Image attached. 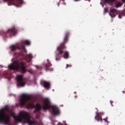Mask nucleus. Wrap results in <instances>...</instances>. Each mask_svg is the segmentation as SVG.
<instances>
[{
    "mask_svg": "<svg viewBox=\"0 0 125 125\" xmlns=\"http://www.w3.org/2000/svg\"><path fill=\"white\" fill-rule=\"evenodd\" d=\"M12 116L15 121L18 123H22L23 120H24L29 125H40V123L37 122L35 121V120H31L30 114L26 111L20 112L19 114V116H16L15 113H12Z\"/></svg>",
    "mask_w": 125,
    "mask_h": 125,
    "instance_id": "1",
    "label": "nucleus"
},
{
    "mask_svg": "<svg viewBox=\"0 0 125 125\" xmlns=\"http://www.w3.org/2000/svg\"><path fill=\"white\" fill-rule=\"evenodd\" d=\"M42 108L43 110H49L51 109V112L53 116H58L60 115V109L56 105H51V103L49 99L46 98L43 101Z\"/></svg>",
    "mask_w": 125,
    "mask_h": 125,
    "instance_id": "2",
    "label": "nucleus"
},
{
    "mask_svg": "<svg viewBox=\"0 0 125 125\" xmlns=\"http://www.w3.org/2000/svg\"><path fill=\"white\" fill-rule=\"evenodd\" d=\"M9 70L13 71H18L20 69L23 74H25L26 72V63L23 62V60L14 61L11 64L8 65Z\"/></svg>",
    "mask_w": 125,
    "mask_h": 125,
    "instance_id": "3",
    "label": "nucleus"
},
{
    "mask_svg": "<svg viewBox=\"0 0 125 125\" xmlns=\"http://www.w3.org/2000/svg\"><path fill=\"white\" fill-rule=\"evenodd\" d=\"M70 35V32H66L64 34V38L63 39V42L62 43L59 47L57 48V51L56 54V61H59L62 57V54H63V49L66 48L65 44L68 42V37Z\"/></svg>",
    "mask_w": 125,
    "mask_h": 125,
    "instance_id": "4",
    "label": "nucleus"
},
{
    "mask_svg": "<svg viewBox=\"0 0 125 125\" xmlns=\"http://www.w3.org/2000/svg\"><path fill=\"white\" fill-rule=\"evenodd\" d=\"M8 106L6 105L4 108L0 109V124L9 125L10 116L5 113V111H9Z\"/></svg>",
    "mask_w": 125,
    "mask_h": 125,
    "instance_id": "5",
    "label": "nucleus"
},
{
    "mask_svg": "<svg viewBox=\"0 0 125 125\" xmlns=\"http://www.w3.org/2000/svg\"><path fill=\"white\" fill-rule=\"evenodd\" d=\"M30 100V97L26 94H23L20 100V104L21 106H26L27 109H33L35 107V104L33 103H27Z\"/></svg>",
    "mask_w": 125,
    "mask_h": 125,
    "instance_id": "6",
    "label": "nucleus"
},
{
    "mask_svg": "<svg viewBox=\"0 0 125 125\" xmlns=\"http://www.w3.org/2000/svg\"><path fill=\"white\" fill-rule=\"evenodd\" d=\"M25 44H26V45H30L31 44V42L28 40H25L23 41L22 43H21L20 45H18L17 46L14 45H12L10 46L11 51H14L16 48H18V49H21V50H23V51H26Z\"/></svg>",
    "mask_w": 125,
    "mask_h": 125,
    "instance_id": "7",
    "label": "nucleus"
},
{
    "mask_svg": "<svg viewBox=\"0 0 125 125\" xmlns=\"http://www.w3.org/2000/svg\"><path fill=\"white\" fill-rule=\"evenodd\" d=\"M5 2H8V5H15L19 7L20 4L23 3V0H3Z\"/></svg>",
    "mask_w": 125,
    "mask_h": 125,
    "instance_id": "8",
    "label": "nucleus"
},
{
    "mask_svg": "<svg viewBox=\"0 0 125 125\" xmlns=\"http://www.w3.org/2000/svg\"><path fill=\"white\" fill-rule=\"evenodd\" d=\"M102 115H103V113L97 112V116L95 117V120L98 122L100 121L101 123H102V121H104V123H105L106 125H109V123H110V122L108 121V117L102 119Z\"/></svg>",
    "mask_w": 125,
    "mask_h": 125,
    "instance_id": "9",
    "label": "nucleus"
},
{
    "mask_svg": "<svg viewBox=\"0 0 125 125\" xmlns=\"http://www.w3.org/2000/svg\"><path fill=\"white\" fill-rule=\"evenodd\" d=\"M17 84L19 86H25L26 82L23 79V75H18L17 76Z\"/></svg>",
    "mask_w": 125,
    "mask_h": 125,
    "instance_id": "10",
    "label": "nucleus"
},
{
    "mask_svg": "<svg viewBox=\"0 0 125 125\" xmlns=\"http://www.w3.org/2000/svg\"><path fill=\"white\" fill-rule=\"evenodd\" d=\"M17 30H16V29L15 28L13 27L12 29H9L7 32H2V35L3 36H5V37H7L8 35H10V37H11L12 36H15V34H17Z\"/></svg>",
    "mask_w": 125,
    "mask_h": 125,
    "instance_id": "11",
    "label": "nucleus"
},
{
    "mask_svg": "<svg viewBox=\"0 0 125 125\" xmlns=\"http://www.w3.org/2000/svg\"><path fill=\"white\" fill-rule=\"evenodd\" d=\"M119 12L116 9H110L109 15L111 17H115L118 15Z\"/></svg>",
    "mask_w": 125,
    "mask_h": 125,
    "instance_id": "12",
    "label": "nucleus"
},
{
    "mask_svg": "<svg viewBox=\"0 0 125 125\" xmlns=\"http://www.w3.org/2000/svg\"><path fill=\"white\" fill-rule=\"evenodd\" d=\"M47 62H48V63H46L45 65L46 71H48V70L49 71H53V68H49L50 67H51V66H52V64H51V63H50V62H49L48 60H47Z\"/></svg>",
    "mask_w": 125,
    "mask_h": 125,
    "instance_id": "13",
    "label": "nucleus"
},
{
    "mask_svg": "<svg viewBox=\"0 0 125 125\" xmlns=\"http://www.w3.org/2000/svg\"><path fill=\"white\" fill-rule=\"evenodd\" d=\"M42 83H43L44 87H45V88H46V89H48V88L50 87V83H49L45 81H43Z\"/></svg>",
    "mask_w": 125,
    "mask_h": 125,
    "instance_id": "14",
    "label": "nucleus"
},
{
    "mask_svg": "<svg viewBox=\"0 0 125 125\" xmlns=\"http://www.w3.org/2000/svg\"><path fill=\"white\" fill-rule=\"evenodd\" d=\"M32 58H33V55H32L31 54H29L26 55L25 59L27 62H31L32 61Z\"/></svg>",
    "mask_w": 125,
    "mask_h": 125,
    "instance_id": "15",
    "label": "nucleus"
},
{
    "mask_svg": "<svg viewBox=\"0 0 125 125\" xmlns=\"http://www.w3.org/2000/svg\"><path fill=\"white\" fill-rule=\"evenodd\" d=\"M42 109V105L40 104H37L35 105V111L37 112H39L40 110Z\"/></svg>",
    "mask_w": 125,
    "mask_h": 125,
    "instance_id": "16",
    "label": "nucleus"
},
{
    "mask_svg": "<svg viewBox=\"0 0 125 125\" xmlns=\"http://www.w3.org/2000/svg\"><path fill=\"white\" fill-rule=\"evenodd\" d=\"M63 57L65 59H68L69 58V52L68 51H65Z\"/></svg>",
    "mask_w": 125,
    "mask_h": 125,
    "instance_id": "17",
    "label": "nucleus"
},
{
    "mask_svg": "<svg viewBox=\"0 0 125 125\" xmlns=\"http://www.w3.org/2000/svg\"><path fill=\"white\" fill-rule=\"evenodd\" d=\"M123 5V3L120 2L117 3L116 5H115V7H116V8H119V7H121V6H122Z\"/></svg>",
    "mask_w": 125,
    "mask_h": 125,
    "instance_id": "18",
    "label": "nucleus"
},
{
    "mask_svg": "<svg viewBox=\"0 0 125 125\" xmlns=\"http://www.w3.org/2000/svg\"><path fill=\"white\" fill-rule=\"evenodd\" d=\"M116 0H106V2H114Z\"/></svg>",
    "mask_w": 125,
    "mask_h": 125,
    "instance_id": "19",
    "label": "nucleus"
},
{
    "mask_svg": "<svg viewBox=\"0 0 125 125\" xmlns=\"http://www.w3.org/2000/svg\"><path fill=\"white\" fill-rule=\"evenodd\" d=\"M122 16H124L123 15V13H120V14H119V15H118V17H119V18H120V19H122Z\"/></svg>",
    "mask_w": 125,
    "mask_h": 125,
    "instance_id": "20",
    "label": "nucleus"
},
{
    "mask_svg": "<svg viewBox=\"0 0 125 125\" xmlns=\"http://www.w3.org/2000/svg\"><path fill=\"white\" fill-rule=\"evenodd\" d=\"M72 67V64H66V66L65 67V69H68V68Z\"/></svg>",
    "mask_w": 125,
    "mask_h": 125,
    "instance_id": "21",
    "label": "nucleus"
},
{
    "mask_svg": "<svg viewBox=\"0 0 125 125\" xmlns=\"http://www.w3.org/2000/svg\"><path fill=\"white\" fill-rule=\"evenodd\" d=\"M122 14L123 16H125V10L122 12Z\"/></svg>",
    "mask_w": 125,
    "mask_h": 125,
    "instance_id": "22",
    "label": "nucleus"
},
{
    "mask_svg": "<svg viewBox=\"0 0 125 125\" xmlns=\"http://www.w3.org/2000/svg\"><path fill=\"white\" fill-rule=\"evenodd\" d=\"M74 1H80L81 0H74ZM88 0V1H90V0Z\"/></svg>",
    "mask_w": 125,
    "mask_h": 125,
    "instance_id": "23",
    "label": "nucleus"
},
{
    "mask_svg": "<svg viewBox=\"0 0 125 125\" xmlns=\"http://www.w3.org/2000/svg\"><path fill=\"white\" fill-rule=\"evenodd\" d=\"M110 104L113 106V101H110Z\"/></svg>",
    "mask_w": 125,
    "mask_h": 125,
    "instance_id": "24",
    "label": "nucleus"
},
{
    "mask_svg": "<svg viewBox=\"0 0 125 125\" xmlns=\"http://www.w3.org/2000/svg\"><path fill=\"white\" fill-rule=\"evenodd\" d=\"M104 11H105V12H107L108 11V9L104 8Z\"/></svg>",
    "mask_w": 125,
    "mask_h": 125,
    "instance_id": "25",
    "label": "nucleus"
},
{
    "mask_svg": "<svg viewBox=\"0 0 125 125\" xmlns=\"http://www.w3.org/2000/svg\"><path fill=\"white\" fill-rule=\"evenodd\" d=\"M57 5H58V6L59 7V5H60V2H59L57 3Z\"/></svg>",
    "mask_w": 125,
    "mask_h": 125,
    "instance_id": "26",
    "label": "nucleus"
},
{
    "mask_svg": "<svg viewBox=\"0 0 125 125\" xmlns=\"http://www.w3.org/2000/svg\"><path fill=\"white\" fill-rule=\"evenodd\" d=\"M122 1H123V2H125V0H122Z\"/></svg>",
    "mask_w": 125,
    "mask_h": 125,
    "instance_id": "27",
    "label": "nucleus"
},
{
    "mask_svg": "<svg viewBox=\"0 0 125 125\" xmlns=\"http://www.w3.org/2000/svg\"><path fill=\"white\" fill-rule=\"evenodd\" d=\"M123 93H124V94H125V91H123Z\"/></svg>",
    "mask_w": 125,
    "mask_h": 125,
    "instance_id": "28",
    "label": "nucleus"
},
{
    "mask_svg": "<svg viewBox=\"0 0 125 125\" xmlns=\"http://www.w3.org/2000/svg\"><path fill=\"white\" fill-rule=\"evenodd\" d=\"M61 0H62V1H64V0H60V1H61Z\"/></svg>",
    "mask_w": 125,
    "mask_h": 125,
    "instance_id": "29",
    "label": "nucleus"
},
{
    "mask_svg": "<svg viewBox=\"0 0 125 125\" xmlns=\"http://www.w3.org/2000/svg\"><path fill=\"white\" fill-rule=\"evenodd\" d=\"M75 97L76 98H77V96H75Z\"/></svg>",
    "mask_w": 125,
    "mask_h": 125,
    "instance_id": "30",
    "label": "nucleus"
}]
</instances>
